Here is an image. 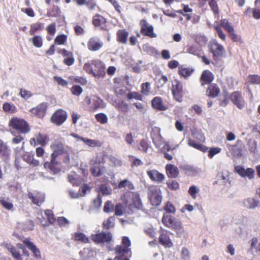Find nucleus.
<instances>
[{
	"instance_id": "nucleus-44",
	"label": "nucleus",
	"mask_w": 260,
	"mask_h": 260,
	"mask_svg": "<svg viewBox=\"0 0 260 260\" xmlns=\"http://www.w3.org/2000/svg\"><path fill=\"white\" fill-rule=\"evenodd\" d=\"M115 253L119 255L118 256H123L124 254L128 253L131 249L129 248L125 247L122 245H117L114 249Z\"/></svg>"
},
{
	"instance_id": "nucleus-61",
	"label": "nucleus",
	"mask_w": 260,
	"mask_h": 260,
	"mask_svg": "<svg viewBox=\"0 0 260 260\" xmlns=\"http://www.w3.org/2000/svg\"><path fill=\"white\" fill-rule=\"evenodd\" d=\"M72 93L75 96H79L83 92V89L79 85H74L71 88Z\"/></svg>"
},
{
	"instance_id": "nucleus-11",
	"label": "nucleus",
	"mask_w": 260,
	"mask_h": 260,
	"mask_svg": "<svg viewBox=\"0 0 260 260\" xmlns=\"http://www.w3.org/2000/svg\"><path fill=\"white\" fill-rule=\"evenodd\" d=\"M172 95L174 99L179 102L182 101L183 97V89L182 83L178 79H175L172 84Z\"/></svg>"
},
{
	"instance_id": "nucleus-30",
	"label": "nucleus",
	"mask_w": 260,
	"mask_h": 260,
	"mask_svg": "<svg viewBox=\"0 0 260 260\" xmlns=\"http://www.w3.org/2000/svg\"><path fill=\"white\" fill-rule=\"evenodd\" d=\"M115 188L122 189L124 188L126 191H131L135 189L134 183L128 179H124L120 181L117 186Z\"/></svg>"
},
{
	"instance_id": "nucleus-5",
	"label": "nucleus",
	"mask_w": 260,
	"mask_h": 260,
	"mask_svg": "<svg viewBox=\"0 0 260 260\" xmlns=\"http://www.w3.org/2000/svg\"><path fill=\"white\" fill-rule=\"evenodd\" d=\"M193 135L194 139H188V145L202 152H206L208 150V148L201 143L204 142L205 140V138L203 135L197 133L193 134Z\"/></svg>"
},
{
	"instance_id": "nucleus-47",
	"label": "nucleus",
	"mask_w": 260,
	"mask_h": 260,
	"mask_svg": "<svg viewBox=\"0 0 260 260\" xmlns=\"http://www.w3.org/2000/svg\"><path fill=\"white\" fill-rule=\"evenodd\" d=\"M244 204L249 209H254L258 206L259 201L253 198H248L245 201Z\"/></svg>"
},
{
	"instance_id": "nucleus-39",
	"label": "nucleus",
	"mask_w": 260,
	"mask_h": 260,
	"mask_svg": "<svg viewBox=\"0 0 260 260\" xmlns=\"http://www.w3.org/2000/svg\"><path fill=\"white\" fill-rule=\"evenodd\" d=\"M73 236V239L75 241H80L83 243H88L89 242V238L81 232L75 233Z\"/></svg>"
},
{
	"instance_id": "nucleus-62",
	"label": "nucleus",
	"mask_w": 260,
	"mask_h": 260,
	"mask_svg": "<svg viewBox=\"0 0 260 260\" xmlns=\"http://www.w3.org/2000/svg\"><path fill=\"white\" fill-rule=\"evenodd\" d=\"M48 34L51 36H54L56 32V23L53 22L49 24L46 28Z\"/></svg>"
},
{
	"instance_id": "nucleus-38",
	"label": "nucleus",
	"mask_w": 260,
	"mask_h": 260,
	"mask_svg": "<svg viewBox=\"0 0 260 260\" xmlns=\"http://www.w3.org/2000/svg\"><path fill=\"white\" fill-rule=\"evenodd\" d=\"M90 172L93 176L98 177L102 176L103 174V168L104 167H101L99 165H90Z\"/></svg>"
},
{
	"instance_id": "nucleus-64",
	"label": "nucleus",
	"mask_w": 260,
	"mask_h": 260,
	"mask_svg": "<svg viewBox=\"0 0 260 260\" xmlns=\"http://www.w3.org/2000/svg\"><path fill=\"white\" fill-rule=\"evenodd\" d=\"M167 184L168 188L172 190H176L179 188V184L176 180L167 182Z\"/></svg>"
},
{
	"instance_id": "nucleus-34",
	"label": "nucleus",
	"mask_w": 260,
	"mask_h": 260,
	"mask_svg": "<svg viewBox=\"0 0 260 260\" xmlns=\"http://www.w3.org/2000/svg\"><path fill=\"white\" fill-rule=\"evenodd\" d=\"M56 158H54V159L52 158V156H51V160L50 162H45L44 164V167L46 169L49 170L54 173H57L60 171V169L58 167L57 162L56 161Z\"/></svg>"
},
{
	"instance_id": "nucleus-27",
	"label": "nucleus",
	"mask_w": 260,
	"mask_h": 260,
	"mask_svg": "<svg viewBox=\"0 0 260 260\" xmlns=\"http://www.w3.org/2000/svg\"><path fill=\"white\" fill-rule=\"evenodd\" d=\"M50 147L53 150V152L51 155L53 159L64 153L63 145L60 142H54L50 145Z\"/></svg>"
},
{
	"instance_id": "nucleus-31",
	"label": "nucleus",
	"mask_w": 260,
	"mask_h": 260,
	"mask_svg": "<svg viewBox=\"0 0 260 260\" xmlns=\"http://www.w3.org/2000/svg\"><path fill=\"white\" fill-rule=\"evenodd\" d=\"M129 33L125 29H119L116 32V40L119 43L126 44Z\"/></svg>"
},
{
	"instance_id": "nucleus-60",
	"label": "nucleus",
	"mask_w": 260,
	"mask_h": 260,
	"mask_svg": "<svg viewBox=\"0 0 260 260\" xmlns=\"http://www.w3.org/2000/svg\"><path fill=\"white\" fill-rule=\"evenodd\" d=\"M188 192L193 199H196L197 194L199 193L200 189L195 185H192L189 187Z\"/></svg>"
},
{
	"instance_id": "nucleus-56",
	"label": "nucleus",
	"mask_w": 260,
	"mask_h": 260,
	"mask_svg": "<svg viewBox=\"0 0 260 260\" xmlns=\"http://www.w3.org/2000/svg\"><path fill=\"white\" fill-rule=\"evenodd\" d=\"M248 82L252 84L260 83V76L257 75H249L247 78Z\"/></svg>"
},
{
	"instance_id": "nucleus-19",
	"label": "nucleus",
	"mask_w": 260,
	"mask_h": 260,
	"mask_svg": "<svg viewBox=\"0 0 260 260\" xmlns=\"http://www.w3.org/2000/svg\"><path fill=\"white\" fill-rule=\"evenodd\" d=\"M214 80V75L212 72L208 70L203 71L200 78V82L202 86L212 83Z\"/></svg>"
},
{
	"instance_id": "nucleus-25",
	"label": "nucleus",
	"mask_w": 260,
	"mask_h": 260,
	"mask_svg": "<svg viewBox=\"0 0 260 260\" xmlns=\"http://www.w3.org/2000/svg\"><path fill=\"white\" fill-rule=\"evenodd\" d=\"M194 72L192 67H186L185 65H180L178 67V74L180 78L188 79Z\"/></svg>"
},
{
	"instance_id": "nucleus-42",
	"label": "nucleus",
	"mask_w": 260,
	"mask_h": 260,
	"mask_svg": "<svg viewBox=\"0 0 260 260\" xmlns=\"http://www.w3.org/2000/svg\"><path fill=\"white\" fill-rule=\"evenodd\" d=\"M83 142L90 147H101L103 143L99 140H95L85 138L83 140Z\"/></svg>"
},
{
	"instance_id": "nucleus-7",
	"label": "nucleus",
	"mask_w": 260,
	"mask_h": 260,
	"mask_svg": "<svg viewBox=\"0 0 260 260\" xmlns=\"http://www.w3.org/2000/svg\"><path fill=\"white\" fill-rule=\"evenodd\" d=\"M209 48L210 52L213 54V58L215 61L221 60L225 53L224 47L216 40L210 42Z\"/></svg>"
},
{
	"instance_id": "nucleus-21",
	"label": "nucleus",
	"mask_w": 260,
	"mask_h": 260,
	"mask_svg": "<svg viewBox=\"0 0 260 260\" xmlns=\"http://www.w3.org/2000/svg\"><path fill=\"white\" fill-rule=\"evenodd\" d=\"M49 141V138L48 135L46 134H43L39 133L36 135L35 138H31L30 140V143L31 145H41L42 146H44Z\"/></svg>"
},
{
	"instance_id": "nucleus-26",
	"label": "nucleus",
	"mask_w": 260,
	"mask_h": 260,
	"mask_svg": "<svg viewBox=\"0 0 260 260\" xmlns=\"http://www.w3.org/2000/svg\"><path fill=\"white\" fill-rule=\"evenodd\" d=\"M151 105L153 108L158 111H165L168 109V106L165 104L162 98L160 96H155L151 101Z\"/></svg>"
},
{
	"instance_id": "nucleus-9",
	"label": "nucleus",
	"mask_w": 260,
	"mask_h": 260,
	"mask_svg": "<svg viewBox=\"0 0 260 260\" xmlns=\"http://www.w3.org/2000/svg\"><path fill=\"white\" fill-rule=\"evenodd\" d=\"M68 118L67 112L61 109H59L55 111L52 115L50 121L57 126H60Z\"/></svg>"
},
{
	"instance_id": "nucleus-36",
	"label": "nucleus",
	"mask_w": 260,
	"mask_h": 260,
	"mask_svg": "<svg viewBox=\"0 0 260 260\" xmlns=\"http://www.w3.org/2000/svg\"><path fill=\"white\" fill-rule=\"evenodd\" d=\"M105 107L104 101L101 99L96 97L93 100L92 105L90 107V110L94 112L99 109H102Z\"/></svg>"
},
{
	"instance_id": "nucleus-32",
	"label": "nucleus",
	"mask_w": 260,
	"mask_h": 260,
	"mask_svg": "<svg viewBox=\"0 0 260 260\" xmlns=\"http://www.w3.org/2000/svg\"><path fill=\"white\" fill-rule=\"evenodd\" d=\"M108 155L105 153H100L96 154L90 161V165H104L106 162V158Z\"/></svg>"
},
{
	"instance_id": "nucleus-51",
	"label": "nucleus",
	"mask_w": 260,
	"mask_h": 260,
	"mask_svg": "<svg viewBox=\"0 0 260 260\" xmlns=\"http://www.w3.org/2000/svg\"><path fill=\"white\" fill-rule=\"evenodd\" d=\"M0 203L4 208L8 210H11L13 209L12 203L10 202L8 199H6L4 198H1Z\"/></svg>"
},
{
	"instance_id": "nucleus-35",
	"label": "nucleus",
	"mask_w": 260,
	"mask_h": 260,
	"mask_svg": "<svg viewBox=\"0 0 260 260\" xmlns=\"http://www.w3.org/2000/svg\"><path fill=\"white\" fill-rule=\"evenodd\" d=\"M23 161H25L33 167H37L39 165V161L34 159V154L28 152L25 153L22 156Z\"/></svg>"
},
{
	"instance_id": "nucleus-41",
	"label": "nucleus",
	"mask_w": 260,
	"mask_h": 260,
	"mask_svg": "<svg viewBox=\"0 0 260 260\" xmlns=\"http://www.w3.org/2000/svg\"><path fill=\"white\" fill-rule=\"evenodd\" d=\"M183 10H179L176 12L180 15L185 17L187 20L191 19V16L190 14H187V13H191L192 12V9L189 7L188 5H183Z\"/></svg>"
},
{
	"instance_id": "nucleus-57",
	"label": "nucleus",
	"mask_w": 260,
	"mask_h": 260,
	"mask_svg": "<svg viewBox=\"0 0 260 260\" xmlns=\"http://www.w3.org/2000/svg\"><path fill=\"white\" fill-rule=\"evenodd\" d=\"M108 157L110 161L112 163L113 167H120L122 165V162L121 160L119 159L117 157L113 155L108 156Z\"/></svg>"
},
{
	"instance_id": "nucleus-2",
	"label": "nucleus",
	"mask_w": 260,
	"mask_h": 260,
	"mask_svg": "<svg viewBox=\"0 0 260 260\" xmlns=\"http://www.w3.org/2000/svg\"><path fill=\"white\" fill-rule=\"evenodd\" d=\"M161 221L165 226L175 231L179 236L184 233L182 222L178 219H175L173 216L168 213H164Z\"/></svg>"
},
{
	"instance_id": "nucleus-16",
	"label": "nucleus",
	"mask_w": 260,
	"mask_h": 260,
	"mask_svg": "<svg viewBox=\"0 0 260 260\" xmlns=\"http://www.w3.org/2000/svg\"><path fill=\"white\" fill-rule=\"evenodd\" d=\"M104 45V43L99 38L92 37L89 38L87 43L88 49L92 52H96L100 50Z\"/></svg>"
},
{
	"instance_id": "nucleus-63",
	"label": "nucleus",
	"mask_w": 260,
	"mask_h": 260,
	"mask_svg": "<svg viewBox=\"0 0 260 260\" xmlns=\"http://www.w3.org/2000/svg\"><path fill=\"white\" fill-rule=\"evenodd\" d=\"M164 209L166 211L167 213H174L176 211L175 206L170 202H168L167 203L164 207Z\"/></svg>"
},
{
	"instance_id": "nucleus-12",
	"label": "nucleus",
	"mask_w": 260,
	"mask_h": 260,
	"mask_svg": "<svg viewBox=\"0 0 260 260\" xmlns=\"http://www.w3.org/2000/svg\"><path fill=\"white\" fill-rule=\"evenodd\" d=\"M140 32L143 36L150 38L156 37V35L154 32L153 26L149 24L146 20L141 19L140 21Z\"/></svg>"
},
{
	"instance_id": "nucleus-40",
	"label": "nucleus",
	"mask_w": 260,
	"mask_h": 260,
	"mask_svg": "<svg viewBox=\"0 0 260 260\" xmlns=\"http://www.w3.org/2000/svg\"><path fill=\"white\" fill-rule=\"evenodd\" d=\"M44 28V24L40 22L32 23L30 25L29 34L31 36L34 35L36 32L41 31Z\"/></svg>"
},
{
	"instance_id": "nucleus-54",
	"label": "nucleus",
	"mask_w": 260,
	"mask_h": 260,
	"mask_svg": "<svg viewBox=\"0 0 260 260\" xmlns=\"http://www.w3.org/2000/svg\"><path fill=\"white\" fill-rule=\"evenodd\" d=\"M68 36L66 35H59L56 37L54 39V43L57 45H63L67 42Z\"/></svg>"
},
{
	"instance_id": "nucleus-14",
	"label": "nucleus",
	"mask_w": 260,
	"mask_h": 260,
	"mask_svg": "<svg viewBox=\"0 0 260 260\" xmlns=\"http://www.w3.org/2000/svg\"><path fill=\"white\" fill-rule=\"evenodd\" d=\"M92 23L94 27H100L102 30L109 31L107 19L99 14H96L93 17Z\"/></svg>"
},
{
	"instance_id": "nucleus-6",
	"label": "nucleus",
	"mask_w": 260,
	"mask_h": 260,
	"mask_svg": "<svg viewBox=\"0 0 260 260\" xmlns=\"http://www.w3.org/2000/svg\"><path fill=\"white\" fill-rule=\"evenodd\" d=\"M221 27H222L228 33L233 31L234 28L232 23L229 22L226 19H221L220 21V26L217 25L214 26V29L218 34L219 38L223 41H225L226 40V36Z\"/></svg>"
},
{
	"instance_id": "nucleus-58",
	"label": "nucleus",
	"mask_w": 260,
	"mask_h": 260,
	"mask_svg": "<svg viewBox=\"0 0 260 260\" xmlns=\"http://www.w3.org/2000/svg\"><path fill=\"white\" fill-rule=\"evenodd\" d=\"M96 120L101 124H105L108 122V117L104 113H101L95 115Z\"/></svg>"
},
{
	"instance_id": "nucleus-22",
	"label": "nucleus",
	"mask_w": 260,
	"mask_h": 260,
	"mask_svg": "<svg viewBox=\"0 0 260 260\" xmlns=\"http://www.w3.org/2000/svg\"><path fill=\"white\" fill-rule=\"evenodd\" d=\"M25 245L33 253V256L36 260H40L42 258L41 252L36 245L28 239H25L23 241Z\"/></svg>"
},
{
	"instance_id": "nucleus-13",
	"label": "nucleus",
	"mask_w": 260,
	"mask_h": 260,
	"mask_svg": "<svg viewBox=\"0 0 260 260\" xmlns=\"http://www.w3.org/2000/svg\"><path fill=\"white\" fill-rule=\"evenodd\" d=\"M47 109V103L43 102L39 104L36 107L30 109L29 112L32 116L37 117L39 118H43L46 113Z\"/></svg>"
},
{
	"instance_id": "nucleus-48",
	"label": "nucleus",
	"mask_w": 260,
	"mask_h": 260,
	"mask_svg": "<svg viewBox=\"0 0 260 260\" xmlns=\"http://www.w3.org/2000/svg\"><path fill=\"white\" fill-rule=\"evenodd\" d=\"M150 147V145L148 143V140L145 139H142L138 146V149L145 153H147L148 149Z\"/></svg>"
},
{
	"instance_id": "nucleus-50",
	"label": "nucleus",
	"mask_w": 260,
	"mask_h": 260,
	"mask_svg": "<svg viewBox=\"0 0 260 260\" xmlns=\"http://www.w3.org/2000/svg\"><path fill=\"white\" fill-rule=\"evenodd\" d=\"M80 254L82 256L83 260H87L93 255L94 251L89 248H84L80 252Z\"/></svg>"
},
{
	"instance_id": "nucleus-43",
	"label": "nucleus",
	"mask_w": 260,
	"mask_h": 260,
	"mask_svg": "<svg viewBox=\"0 0 260 260\" xmlns=\"http://www.w3.org/2000/svg\"><path fill=\"white\" fill-rule=\"evenodd\" d=\"M3 109L5 112L11 114L15 113L17 111V109L14 104L8 102L3 104Z\"/></svg>"
},
{
	"instance_id": "nucleus-59",
	"label": "nucleus",
	"mask_w": 260,
	"mask_h": 260,
	"mask_svg": "<svg viewBox=\"0 0 260 260\" xmlns=\"http://www.w3.org/2000/svg\"><path fill=\"white\" fill-rule=\"evenodd\" d=\"M69 79L75 82L80 83L82 85L86 84L87 82L86 79L83 77L71 76L69 77Z\"/></svg>"
},
{
	"instance_id": "nucleus-46",
	"label": "nucleus",
	"mask_w": 260,
	"mask_h": 260,
	"mask_svg": "<svg viewBox=\"0 0 260 260\" xmlns=\"http://www.w3.org/2000/svg\"><path fill=\"white\" fill-rule=\"evenodd\" d=\"M10 149L6 144L0 140V155L2 157L7 158L10 155Z\"/></svg>"
},
{
	"instance_id": "nucleus-18",
	"label": "nucleus",
	"mask_w": 260,
	"mask_h": 260,
	"mask_svg": "<svg viewBox=\"0 0 260 260\" xmlns=\"http://www.w3.org/2000/svg\"><path fill=\"white\" fill-rule=\"evenodd\" d=\"M27 195L28 198L31 200V203L38 206H41V205L45 201V195L41 192L37 191L28 192Z\"/></svg>"
},
{
	"instance_id": "nucleus-23",
	"label": "nucleus",
	"mask_w": 260,
	"mask_h": 260,
	"mask_svg": "<svg viewBox=\"0 0 260 260\" xmlns=\"http://www.w3.org/2000/svg\"><path fill=\"white\" fill-rule=\"evenodd\" d=\"M235 170L237 173L242 177H247L251 180L254 177V170L252 168H247L245 169L243 167L237 166Z\"/></svg>"
},
{
	"instance_id": "nucleus-4",
	"label": "nucleus",
	"mask_w": 260,
	"mask_h": 260,
	"mask_svg": "<svg viewBox=\"0 0 260 260\" xmlns=\"http://www.w3.org/2000/svg\"><path fill=\"white\" fill-rule=\"evenodd\" d=\"M132 198V205L138 210H142L143 207V204L140 197L139 194L137 192L125 191L121 197V200L125 204L128 203V199Z\"/></svg>"
},
{
	"instance_id": "nucleus-20",
	"label": "nucleus",
	"mask_w": 260,
	"mask_h": 260,
	"mask_svg": "<svg viewBox=\"0 0 260 260\" xmlns=\"http://www.w3.org/2000/svg\"><path fill=\"white\" fill-rule=\"evenodd\" d=\"M159 243L160 244L165 247L170 248L173 245L168 231L165 230H160L159 232V236L158 238Z\"/></svg>"
},
{
	"instance_id": "nucleus-53",
	"label": "nucleus",
	"mask_w": 260,
	"mask_h": 260,
	"mask_svg": "<svg viewBox=\"0 0 260 260\" xmlns=\"http://www.w3.org/2000/svg\"><path fill=\"white\" fill-rule=\"evenodd\" d=\"M228 34L229 37L233 42H239L240 43H243L241 36L236 33L234 29L233 31H230Z\"/></svg>"
},
{
	"instance_id": "nucleus-3",
	"label": "nucleus",
	"mask_w": 260,
	"mask_h": 260,
	"mask_svg": "<svg viewBox=\"0 0 260 260\" xmlns=\"http://www.w3.org/2000/svg\"><path fill=\"white\" fill-rule=\"evenodd\" d=\"M9 125L20 134L28 133L30 130L28 122L24 119L18 117H12L9 121Z\"/></svg>"
},
{
	"instance_id": "nucleus-49",
	"label": "nucleus",
	"mask_w": 260,
	"mask_h": 260,
	"mask_svg": "<svg viewBox=\"0 0 260 260\" xmlns=\"http://www.w3.org/2000/svg\"><path fill=\"white\" fill-rule=\"evenodd\" d=\"M30 41L37 48H41L43 46V39L40 36L35 35Z\"/></svg>"
},
{
	"instance_id": "nucleus-52",
	"label": "nucleus",
	"mask_w": 260,
	"mask_h": 260,
	"mask_svg": "<svg viewBox=\"0 0 260 260\" xmlns=\"http://www.w3.org/2000/svg\"><path fill=\"white\" fill-rule=\"evenodd\" d=\"M115 218L113 217H110L108 219L104 220L103 223V228L106 230L114 226Z\"/></svg>"
},
{
	"instance_id": "nucleus-8",
	"label": "nucleus",
	"mask_w": 260,
	"mask_h": 260,
	"mask_svg": "<svg viewBox=\"0 0 260 260\" xmlns=\"http://www.w3.org/2000/svg\"><path fill=\"white\" fill-rule=\"evenodd\" d=\"M148 190V196L151 204L154 206L159 205L162 199L160 188L156 186H151Z\"/></svg>"
},
{
	"instance_id": "nucleus-15",
	"label": "nucleus",
	"mask_w": 260,
	"mask_h": 260,
	"mask_svg": "<svg viewBox=\"0 0 260 260\" xmlns=\"http://www.w3.org/2000/svg\"><path fill=\"white\" fill-rule=\"evenodd\" d=\"M151 138L156 147L159 148L164 144V140L160 134V129L154 127L151 132Z\"/></svg>"
},
{
	"instance_id": "nucleus-29",
	"label": "nucleus",
	"mask_w": 260,
	"mask_h": 260,
	"mask_svg": "<svg viewBox=\"0 0 260 260\" xmlns=\"http://www.w3.org/2000/svg\"><path fill=\"white\" fill-rule=\"evenodd\" d=\"M147 174L152 181L157 183H161L165 178L164 174L156 170L148 171Z\"/></svg>"
},
{
	"instance_id": "nucleus-45",
	"label": "nucleus",
	"mask_w": 260,
	"mask_h": 260,
	"mask_svg": "<svg viewBox=\"0 0 260 260\" xmlns=\"http://www.w3.org/2000/svg\"><path fill=\"white\" fill-rule=\"evenodd\" d=\"M200 52L201 49L196 45L188 46L186 49V52L198 56L199 57H200Z\"/></svg>"
},
{
	"instance_id": "nucleus-37",
	"label": "nucleus",
	"mask_w": 260,
	"mask_h": 260,
	"mask_svg": "<svg viewBox=\"0 0 260 260\" xmlns=\"http://www.w3.org/2000/svg\"><path fill=\"white\" fill-rule=\"evenodd\" d=\"M5 247L11 253L15 260H23L21 255L16 248L10 244H6Z\"/></svg>"
},
{
	"instance_id": "nucleus-17",
	"label": "nucleus",
	"mask_w": 260,
	"mask_h": 260,
	"mask_svg": "<svg viewBox=\"0 0 260 260\" xmlns=\"http://www.w3.org/2000/svg\"><path fill=\"white\" fill-rule=\"evenodd\" d=\"M230 99L233 103L240 109H243L245 106V102L241 92L239 91L232 93L230 95Z\"/></svg>"
},
{
	"instance_id": "nucleus-10",
	"label": "nucleus",
	"mask_w": 260,
	"mask_h": 260,
	"mask_svg": "<svg viewBox=\"0 0 260 260\" xmlns=\"http://www.w3.org/2000/svg\"><path fill=\"white\" fill-rule=\"evenodd\" d=\"M91 239L95 244L107 243L112 241V235L109 232H102L95 234H92Z\"/></svg>"
},
{
	"instance_id": "nucleus-1",
	"label": "nucleus",
	"mask_w": 260,
	"mask_h": 260,
	"mask_svg": "<svg viewBox=\"0 0 260 260\" xmlns=\"http://www.w3.org/2000/svg\"><path fill=\"white\" fill-rule=\"evenodd\" d=\"M83 69L87 73L97 78H104L106 74L105 64L98 59L86 62L83 65Z\"/></svg>"
},
{
	"instance_id": "nucleus-28",
	"label": "nucleus",
	"mask_w": 260,
	"mask_h": 260,
	"mask_svg": "<svg viewBox=\"0 0 260 260\" xmlns=\"http://www.w3.org/2000/svg\"><path fill=\"white\" fill-rule=\"evenodd\" d=\"M220 89L216 83L209 84L206 89V95L211 98H216L220 93Z\"/></svg>"
},
{
	"instance_id": "nucleus-55",
	"label": "nucleus",
	"mask_w": 260,
	"mask_h": 260,
	"mask_svg": "<svg viewBox=\"0 0 260 260\" xmlns=\"http://www.w3.org/2000/svg\"><path fill=\"white\" fill-rule=\"evenodd\" d=\"M151 89L150 84L149 82H145L142 84L141 86V92L145 95H148Z\"/></svg>"
},
{
	"instance_id": "nucleus-24",
	"label": "nucleus",
	"mask_w": 260,
	"mask_h": 260,
	"mask_svg": "<svg viewBox=\"0 0 260 260\" xmlns=\"http://www.w3.org/2000/svg\"><path fill=\"white\" fill-rule=\"evenodd\" d=\"M58 52L63 57H66L63 61L65 64L71 66L74 63L75 58L73 52L69 51L64 48L59 50Z\"/></svg>"
},
{
	"instance_id": "nucleus-33",
	"label": "nucleus",
	"mask_w": 260,
	"mask_h": 260,
	"mask_svg": "<svg viewBox=\"0 0 260 260\" xmlns=\"http://www.w3.org/2000/svg\"><path fill=\"white\" fill-rule=\"evenodd\" d=\"M166 171L169 178H177L179 174L178 168L172 164H167L166 166Z\"/></svg>"
}]
</instances>
